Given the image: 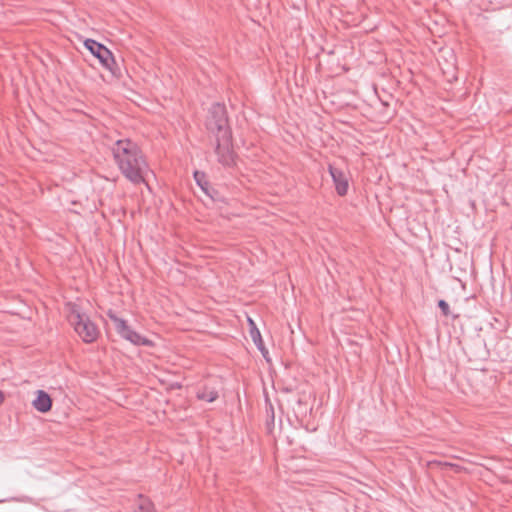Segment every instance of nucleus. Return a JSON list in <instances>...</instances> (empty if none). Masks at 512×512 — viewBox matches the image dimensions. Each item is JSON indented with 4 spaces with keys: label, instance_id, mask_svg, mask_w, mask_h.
Masks as SVG:
<instances>
[{
    "label": "nucleus",
    "instance_id": "f257e3e1",
    "mask_svg": "<svg viewBox=\"0 0 512 512\" xmlns=\"http://www.w3.org/2000/svg\"><path fill=\"white\" fill-rule=\"evenodd\" d=\"M112 153L120 171L129 181L147 183L150 170L136 143L129 139L118 140L112 147Z\"/></svg>",
    "mask_w": 512,
    "mask_h": 512
},
{
    "label": "nucleus",
    "instance_id": "f03ea898",
    "mask_svg": "<svg viewBox=\"0 0 512 512\" xmlns=\"http://www.w3.org/2000/svg\"><path fill=\"white\" fill-rule=\"evenodd\" d=\"M68 320L84 342L91 343L97 339L98 329L87 315L73 309L68 316Z\"/></svg>",
    "mask_w": 512,
    "mask_h": 512
},
{
    "label": "nucleus",
    "instance_id": "7ed1b4c3",
    "mask_svg": "<svg viewBox=\"0 0 512 512\" xmlns=\"http://www.w3.org/2000/svg\"><path fill=\"white\" fill-rule=\"evenodd\" d=\"M207 128L216 133L217 136H223L226 139L231 132L228 128V119L226 115V108L223 104L215 103L212 105L209 111V117L207 119Z\"/></svg>",
    "mask_w": 512,
    "mask_h": 512
},
{
    "label": "nucleus",
    "instance_id": "20e7f679",
    "mask_svg": "<svg viewBox=\"0 0 512 512\" xmlns=\"http://www.w3.org/2000/svg\"><path fill=\"white\" fill-rule=\"evenodd\" d=\"M117 333L125 340L138 346H151L152 341L134 331L127 322L115 315H110Z\"/></svg>",
    "mask_w": 512,
    "mask_h": 512
},
{
    "label": "nucleus",
    "instance_id": "39448f33",
    "mask_svg": "<svg viewBox=\"0 0 512 512\" xmlns=\"http://www.w3.org/2000/svg\"><path fill=\"white\" fill-rule=\"evenodd\" d=\"M84 46L99 59L100 63L110 71H113L115 64L114 57L110 50L93 39H86Z\"/></svg>",
    "mask_w": 512,
    "mask_h": 512
},
{
    "label": "nucleus",
    "instance_id": "423d86ee",
    "mask_svg": "<svg viewBox=\"0 0 512 512\" xmlns=\"http://www.w3.org/2000/svg\"><path fill=\"white\" fill-rule=\"evenodd\" d=\"M216 141L215 153L218 157V162L223 166L232 167L235 164V154L230 145L231 135L226 139L223 136H217Z\"/></svg>",
    "mask_w": 512,
    "mask_h": 512
},
{
    "label": "nucleus",
    "instance_id": "0eeeda50",
    "mask_svg": "<svg viewBox=\"0 0 512 512\" xmlns=\"http://www.w3.org/2000/svg\"><path fill=\"white\" fill-rule=\"evenodd\" d=\"M329 171L337 193L340 196H344L348 191V179L346 175L341 170L334 168L333 166L329 167Z\"/></svg>",
    "mask_w": 512,
    "mask_h": 512
},
{
    "label": "nucleus",
    "instance_id": "6e6552de",
    "mask_svg": "<svg viewBox=\"0 0 512 512\" xmlns=\"http://www.w3.org/2000/svg\"><path fill=\"white\" fill-rule=\"evenodd\" d=\"M51 405L52 401L50 396L42 390L37 391V397L33 401L34 408L39 412L45 413L51 409Z\"/></svg>",
    "mask_w": 512,
    "mask_h": 512
},
{
    "label": "nucleus",
    "instance_id": "1a4fd4ad",
    "mask_svg": "<svg viewBox=\"0 0 512 512\" xmlns=\"http://www.w3.org/2000/svg\"><path fill=\"white\" fill-rule=\"evenodd\" d=\"M197 397L203 401L213 402L218 398V392L213 388L204 387L198 391Z\"/></svg>",
    "mask_w": 512,
    "mask_h": 512
},
{
    "label": "nucleus",
    "instance_id": "9d476101",
    "mask_svg": "<svg viewBox=\"0 0 512 512\" xmlns=\"http://www.w3.org/2000/svg\"><path fill=\"white\" fill-rule=\"evenodd\" d=\"M136 512H154L150 500L142 496H139L138 510Z\"/></svg>",
    "mask_w": 512,
    "mask_h": 512
},
{
    "label": "nucleus",
    "instance_id": "9b49d317",
    "mask_svg": "<svg viewBox=\"0 0 512 512\" xmlns=\"http://www.w3.org/2000/svg\"><path fill=\"white\" fill-rule=\"evenodd\" d=\"M250 335H251V338L254 341V343L257 345V347L260 350H263L262 349V338H261V334H260L258 328L257 327H251L250 328Z\"/></svg>",
    "mask_w": 512,
    "mask_h": 512
},
{
    "label": "nucleus",
    "instance_id": "f8f14e48",
    "mask_svg": "<svg viewBox=\"0 0 512 512\" xmlns=\"http://www.w3.org/2000/svg\"><path fill=\"white\" fill-rule=\"evenodd\" d=\"M438 306L445 316H447L449 314V305L446 301L440 300L438 302Z\"/></svg>",
    "mask_w": 512,
    "mask_h": 512
},
{
    "label": "nucleus",
    "instance_id": "ddd939ff",
    "mask_svg": "<svg viewBox=\"0 0 512 512\" xmlns=\"http://www.w3.org/2000/svg\"><path fill=\"white\" fill-rule=\"evenodd\" d=\"M201 176H202V174L200 172H198V171H196L194 173V177H195V179H196V181L198 182L199 185H201V183H200V177Z\"/></svg>",
    "mask_w": 512,
    "mask_h": 512
},
{
    "label": "nucleus",
    "instance_id": "4468645a",
    "mask_svg": "<svg viewBox=\"0 0 512 512\" xmlns=\"http://www.w3.org/2000/svg\"><path fill=\"white\" fill-rule=\"evenodd\" d=\"M248 320H249L250 328L251 327H256V325H255V323L253 322L252 319L248 318Z\"/></svg>",
    "mask_w": 512,
    "mask_h": 512
},
{
    "label": "nucleus",
    "instance_id": "2eb2a0df",
    "mask_svg": "<svg viewBox=\"0 0 512 512\" xmlns=\"http://www.w3.org/2000/svg\"><path fill=\"white\" fill-rule=\"evenodd\" d=\"M2 401H3V395H2V393L0 392V404L2 403Z\"/></svg>",
    "mask_w": 512,
    "mask_h": 512
}]
</instances>
